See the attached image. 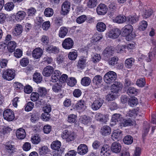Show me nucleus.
<instances>
[{"mask_svg":"<svg viewBox=\"0 0 156 156\" xmlns=\"http://www.w3.org/2000/svg\"><path fill=\"white\" fill-rule=\"evenodd\" d=\"M67 83L69 86L72 87L76 84V80L74 77H69L67 79Z\"/></svg>","mask_w":156,"mask_h":156,"instance_id":"nucleus-54","label":"nucleus"},{"mask_svg":"<svg viewBox=\"0 0 156 156\" xmlns=\"http://www.w3.org/2000/svg\"><path fill=\"white\" fill-rule=\"evenodd\" d=\"M122 84L120 82L116 81L112 85L111 90L113 93H117L122 88Z\"/></svg>","mask_w":156,"mask_h":156,"instance_id":"nucleus-10","label":"nucleus"},{"mask_svg":"<svg viewBox=\"0 0 156 156\" xmlns=\"http://www.w3.org/2000/svg\"><path fill=\"white\" fill-rule=\"evenodd\" d=\"M43 51L41 48H35L32 52V56L35 59L40 58L43 54Z\"/></svg>","mask_w":156,"mask_h":156,"instance_id":"nucleus-19","label":"nucleus"},{"mask_svg":"<svg viewBox=\"0 0 156 156\" xmlns=\"http://www.w3.org/2000/svg\"><path fill=\"white\" fill-rule=\"evenodd\" d=\"M111 149L113 152L116 154L119 153L121 151L122 146L119 142H114L112 144Z\"/></svg>","mask_w":156,"mask_h":156,"instance_id":"nucleus-13","label":"nucleus"},{"mask_svg":"<svg viewBox=\"0 0 156 156\" xmlns=\"http://www.w3.org/2000/svg\"><path fill=\"white\" fill-rule=\"evenodd\" d=\"M87 58L85 57H81L79 59L77 66L80 69H83L86 66L87 64Z\"/></svg>","mask_w":156,"mask_h":156,"instance_id":"nucleus-15","label":"nucleus"},{"mask_svg":"<svg viewBox=\"0 0 156 156\" xmlns=\"http://www.w3.org/2000/svg\"><path fill=\"white\" fill-rule=\"evenodd\" d=\"M101 58L100 54L95 53L92 56V60L94 62L96 63L98 62Z\"/></svg>","mask_w":156,"mask_h":156,"instance_id":"nucleus-60","label":"nucleus"},{"mask_svg":"<svg viewBox=\"0 0 156 156\" xmlns=\"http://www.w3.org/2000/svg\"><path fill=\"white\" fill-rule=\"evenodd\" d=\"M95 100L94 101L91 105V108L94 110H97L99 109L102 106L104 100L100 96L97 97Z\"/></svg>","mask_w":156,"mask_h":156,"instance_id":"nucleus-5","label":"nucleus"},{"mask_svg":"<svg viewBox=\"0 0 156 156\" xmlns=\"http://www.w3.org/2000/svg\"><path fill=\"white\" fill-rule=\"evenodd\" d=\"M107 8L106 5L103 4H100L98 6L97 9V12L98 14L99 15H104L107 12Z\"/></svg>","mask_w":156,"mask_h":156,"instance_id":"nucleus-17","label":"nucleus"},{"mask_svg":"<svg viewBox=\"0 0 156 156\" xmlns=\"http://www.w3.org/2000/svg\"><path fill=\"white\" fill-rule=\"evenodd\" d=\"M120 33V30L118 28H114L110 30L106 34V36L107 37L115 39L119 36Z\"/></svg>","mask_w":156,"mask_h":156,"instance_id":"nucleus-7","label":"nucleus"},{"mask_svg":"<svg viewBox=\"0 0 156 156\" xmlns=\"http://www.w3.org/2000/svg\"><path fill=\"white\" fill-rule=\"evenodd\" d=\"M41 41L44 45H46L48 44L49 41L48 37L46 35H42L41 37Z\"/></svg>","mask_w":156,"mask_h":156,"instance_id":"nucleus-62","label":"nucleus"},{"mask_svg":"<svg viewBox=\"0 0 156 156\" xmlns=\"http://www.w3.org/2000/svg\"><path fill=\"white\" fill-rule=\"evenodd\" d=\"M5 153L9 156H12L17 151V149L14 145H12L9 142L6 143L5 145Z\"/></svg>","mask_w":156,"mask_h":156,"instance_id":"nucleus-4","label":"nucleus"},{"mask_svg":"<svg viewBox=\"0 0 156 156\" xmlns=\"http://www.w3.org/2000/svg\"><path fill=\"white\" fill-rule=\"evenodd\" d=\"M54 71L53 67L51 66H47L43 69V75L45 76H50Z\"/></svg>","mask_w":156,"mask_h":156,"instance_id":"nucleus-23","label":"nucleus"},{"mask_svg":"<svg viewBox=\"0 0 156 156\" xmlns=\"http://www.w3.org/2000/svg\"><path fill=\"white\" fill-rule=\"evenodd\" d=\"M150 127V126L148 124L145 122L144 123L142 134V136L143 137L146 136L149 131Z\"/></svg>","mask_w":156,"mask_h":156,"instance_id":"nucleus-44","label":"nucleus"},{"mask_svg":"<svg viewBox=\"0 0 156 156\" xmlns=\"http://www.w3.org/2000/svg\"><path fill=\"white\" fill-rule=\"evenodd\" d=\"M152 46L148 55L149 59L147 60V62H150L156 54V42L154 41H152Z\"/></svg>","mask_w":156,"mask_h":156,"instance_id":"nucleus-12","label":"nucleus"},{"mask_svg":"<svg viewBox=\"0 0 156 156\" xmlns=\"http://www.w3.org/2000/svg\"><path fill=\"white\" fill-rule=\"evenodd\" d=\"M133 138L130 135H127L123 139L124 143L126 144H130L133 142Z\"/></svg>","mask_w":156,"mask_h":156,"instance_id":"nucleus-51","label":"nucleus"},{"mask_svg":"<svg viewBox=\"0 0 156 156\" xmlns=\"http://www.w3.org/2000/svg\"><path fill=\"white\" fill-rule=\"evenodd\" d=\"M88 151V147L87 145L84 144H80L77 148L78 154L81 155H83Z\"/></svg>","mask_w":156,"mask_h":156,"instance_id":"nucleus-20","label":"nucleus"},{"mask_svg":"<svg viewBox=\"0 0 156 156\" xmlns=\"http://www.w3.org/2000/svg\"><path fill=\"white\" fill-rule=\"evenodd\" d=\"M14 7V5L12 2H10L6 3L4 5V8L7 11L12 10Z\"/></svg>","mask_w":156,"mask_h":156,"instance_id":"nucleus-57","label":"nucleus"},{"mask_svg":"<svg viewBox=\"0 0 156 156\" xmlns=\"http://www.w3.org/2000/svg\"><path fill=\"white\" fill-rule=\"evenodd\" d=\"M95 118L97 121L103 122H105L108 119V117L106 115L99 113H97L96 114Z\"/></svg>","mask_w":156,"mask_h":156,"instance_id":"nucleus-25","label":"nucleus"},{"mask_svg":"<svg viewBox=\"0 0 156 156\" xmlns=\"http://www.w3.org/2000/svg\"><path fill=\"white\" fill-rule=\"evenodd\" d=\"M91 82V80L90 78L84 77L82 78L81 81V84L84 86H87L89 85Z\"/></svg>","mask_w":156,"mask_h":156,"instance_id":"nucleus-45","label":"nucleus"},{"mask_svg":"<svg viewBox=\"0 0 156 156\" xmlns=\"http://www.w3.org/2000/svg\"><path fill=\"white\" fill-rule=\"evenodd\" d=\"M68 32V29L66 27H61L59 31L58 36L61 38H64L66 37Z\"/></svg>","mask_w":156,"mask_h":156,"instance_id":"nucleus-28","label":"nucleus"},{"mask_svg":"<svg viewBox=\"0 0 156 156\" xmlns=\"http://www.w3.org/2000/svg\"><path fill=\"white\" fill-rule=\"evenodd\" d=\"M26 15V13L23 11H19L16 14V19L18 21H20L23 20Z\"/></svg>","mask_w":156,"mask_h":156,"instance_id":"nucleus-35","label":"nucleus"},{"mask_svg":"<svg viewBox=\"0 0 156 156\" xmlns=\"http://www.w3.org/2000/svg\"><path fill=\"white\" fill-rule=\"evenodd\" d=\"M77 56V52L75 50L70 52L68 54V57L71 60H75L76 59Z\"/></svg>","mask_w":156,"mask_h":156,"instance_id":"nucleus-53","label":"nucleus"},{"mask_svg":"<svg viewBox=\"0 0 156 156\" xmlns=\"http://www.w3.org/2000/svg\"><path fill=\"white\" fill-rule=\"evenodd\" d=\"M31 141L33 144H37L41 141V137L38 135L34 134L31 136Z\"/></svg>","mask_w":156,"mask_h":156,"instance_id":"nucleus-43","label":"nucleus"},{"mask_svg":"<svg viewBox=\"0 0 156 156\" xmlns=\"http://www.w3.org/2000/svg\"><path fill=\"white\" fill-rule=\"evenodd\" d=\"M126 115L127 117L135 118L136 116L138 115L140 116V115L139 114L138 109H136L129 110V111L127 112Z\"/></svg>","mask_w":156,"mask_h":156,"instance_id":"nucleus-24","label":"nucleus"},{"mask_svg":"<svg viewBox=\"0 0 156 156\" xmlns=\"http://www.w3.org/2000/svg\"><path fill=\"white\" fill-rule=\"evenodd\" d=\"M119 124L120 126L122 127L130 126L132 125V122L130 119H126L122 118V119H121Z\"/></svg>","mask_w":156,"mask_h":156,"instance_id":"nucleus-31","label":"nucleus"},{"mask_svg":"<svg viewBox=\"0 0 156 156\" xmlns=\"http://www.w3.org/2000/svg\"><path fill=\"white\" fill-rule=\"evenodd\" d=\"M127 93L130 96L136 95L138 93V90L133 87H130L127 90Z\"/></svg>","mask_w":156,"mask_h":156,"instance_id":"nucleus-52","label":"nucleus"},{"mask_svg":"<svg viewBox=\"0 0 156 156\" xmlns=\"http://www.w3.org/2000/svg\"><path fill=\"white\" fill-rule=\"evenodd\" d=\"M39 96L38 93L33 92L31 93L30 97V100L34 102L38 100Z\"/></svg>","mask_w":156,"mask_h":156,"instance_id":"nucleus-55","label":"nucleus"},{"mask_svg":"<svg viewBox=\"0 0 156 156\" xmlns=\"http://www.w3.org/2000/svg\"><path fill=\"white\" fill-rule=\"evenodd\" d=\"M16 136L18 139L20 140L24 139L26 136V133L25 129L22 128L17 129L16 132Z\"/></svg>","mask_w":156,"mask_h":156,"instance_id":"nucleus-22","label":"nucleus"},{"mask_svg":"<svg viewBox=\"0 0 156 156\" xmlns=\"http://www.w3.org/2000/svg\"><path fill=\"white\" fill-rule=\"evenodd\" d=\"M137 99L135 97L131 98L129 101L128 102L129 105L132 107L136 106L137 104Z\"/></svg>","mask_w":156,"mask_h":156,"instance_id":"nucleus-61","label":"nucleus"},{"mask_svg":"<svg viewBox=\"0 0 156 156\" xmlns=\"http://www.w3.org/2000/svg\"><path fill=\"white\" fill-rule=\"evenodd\" d=\"M114 52V49L112 47H106L103 51L102 55L105 59H107V58L112 56Z\"/></svg>","mask_w":156,"mask_h":156,"instance_id":"nucleus-11","label":"nucleus"},{"mask_svg":"<svg viewBox=\"0 0 156 156\" xmlns=\"http://www.w3.org/2000/svg\"><path fill=\"white\" fill-rule=\"evenodd\" d=\"M8 60L6 59L2 58L0 60V67L2 69L7 67Z\"/></svg>","mask_w":156,"mask_h":156,"instance_id":"nucleus-59","label":"nucleus"},{"mask_svg":"<svg viewBox=\"0 0 156 156\" xmlns=\"http://www.w3.org/2000/svg\"><path fill=\"white\" fill-rule=\"evenodd\" d=\"M137 86L140 87H144L146 84V82L144 78H141L138 79L136 82Z\"/></svg>","mask_w":156,"mask_h":156,"instance_id":"nucleus-56","label":"nucleus"},{"mask_svg":"<svg viewBox=\"0 0 156 156\" xmlns=\"http://www.w3.org/2000/svg\"><path fill=\"white\" fill-rule=\"evenodd\" d=\"M44 13L45 16L50 17L53 15L54 11L51 8L48 7L45 9Z\"/></svg>","mask_w":156,"mask_h":156,"instance_id":"nucleus-50","label":"nucleus"},{"mask_svg":"<svg viewBox=\"0 0 156 156\" xmlns=\"http://www.w3.org/2000/svg\"><path fill=\"white\" fill-rule=\"evenodd\" d=\"M80 121L85 125L90 124L91 122V119L90 118L84 115L82 116L80 118Z\"/></svg>","mask_w":156,"mask_h":156,"instance_id":"nucleus-48","label":"nucleus"},{"mask_svg":"<svg viewBox=\"0 0 156 156\" xmlns=\"http://www.w3.org/2000/svg\"><path fill=\"white\" fill-rule=\"evenodd\" d=\"M147 25V22L145 21H142L139 24V29L140 30H144L146 28Z\"/></svg>","mask_w":156,"mask_h":156,"instance_id":"nucleus-64","label":"nucleus"},{"mask_svg":"<svg viewBox=\"0 0 156 156\" xmlns=\"http://www.w3.org/2000/svg\"><path fill=\"white\" fill-rule=\"evenodd\" d=\"M77 116L73 114L68 115L67 121L70 123L75 124L77 122Z\"/></svg>","mask_w":156,"mask_h":156,"instance_id":"nucleus-38","label":"nucleus"},{"mask_svg":"<svg viewBox=\"0 0 156 156\" xmlns=\"http://www.w3.org/2000/svg\"><path fill=\"white\" fill-rule=\"evenodd\" d=\"M46 51L50 53H53L55 54H58L59 51V48L56 46L50 45L46 48Z\"/></svg>","mask_w":156,"mask_h":156,"instance_id":"nucleus-26","label":"nucleus"},{"mask_svg":"<svg viewBox=\"0 0 156 156\" xmlns=\"http://www.w3.org/2000/svg\"><path fill=\"white\" fill-rule=\"evenodd\" d=\"M111 129L110 127L107 126H103L101 129V133L103 135L107 136L110 134Z\"/></svg>","mask_w":156,"mask_h":156,"instance_id":"nucleus-33","label":"nucleus"},{"mask_svg":"<svg viewBox=\"0 0 156 156\" xmlns=\"http://www.w3.org/2000/svg\"><path fill=\"white\" fill-rule=\"evenodd\" d=\"M49 151V149L47 146H44L39 148V152L40 155H44Z\"/></svg>","mask_w":156,"mask_h":156,"instance_id":"nucleus-49","label":"nucleus"},{"mask_svg":"<svg viewBox=\"0 0 156 156\" xmlns=\"http://www.w3.org/2000/svg\"><path fill=\"white\" fill-rule=\"evenodd\" d=\"M153 13V11L150 8L146 6L143 7L142 11V16L144 18H147L150 17Z\"/></svg>","mask_w":156,"mask_h":156,"instance_id":"nucleus-16","label":"nucleus"},{"mask_svg":"<svg viewBox=\"0 0 156 156\" xmlns=\"http://www.w3.org/2000/svg\"><path fill=\"white\" fill-rule=\"evenodd\" d=\"M2 77L4 79L8 81L14 79L16 74L15 71L12 69H7L2 71Z\"/></svg>","mask_w":156,"mask_h":156,"instance_id":"nucleus-2","label":"nucleus"},{"mask_svg":"<svg viewBox=\"0 0 156 156\" xmlns=\"http://www.w3.org/2000/svg\"><path fill=\"white\" fill-rule=\"evenodd\" d=\"M62 87V86L61 83H55L52 86V89L54 92L58 93L61 91Z\"/></svg>","mask_w":156,"mask_h":156,"instance_id":"nucleus-42","label":"nucleus"},{"mask_svg":"<svg viewBox=\"0 0 156 156\" xmlns=\"http://www.w3.org/2000/svg\"><path fill=\"white\" fill-rule=\"evenodd\" d=\"M23 27L22 25L20 24H16L14 27L13 32V35L15 36L20 35L22 33Z\"/></svg>","mask_w":156,"mask_h":156,"instance_id":"nucleus-18","label":"nucleus"},{"mask_svg":"<svg viewBox=\"0 0 156 156\" xmlns=\"http://www.w3.org/2000/svg\"><path fill=\"white\" fill-rule=\"evenodd\" d=\"M16 46V43L15 42L11 41L8 43V49L10 52H13L14 51Z\"/></svg>","mask_w":156,"mask_h":156,"instance_id":"nucleus-47","label":"nucleus"},{"mask_svg":"<svg viewBox=\"0 0 156 156\" xmlns=\"http://www.w3.org/2000/svg\"><path fill=\"white\" fill-rule=\"evenodd\" d=\"M33 80L37 83H41L42 80V77L39 73H36L33 75Z\"/></svg>","mask_w":156,"mask_h":156,"instance_id":"nucleus-36","label":"nucleus"},{"mask_svg":"<svg viewBox=\"0 0 156 156\" xmlns=\"http://www.w3.org/2000/svg\"><path fill=\"white\" fill-rule=\"evenodd\" d=\"M113 20L114 22L121 23L125 22L126 20V18L124 16L119 15L116 16Z\"/></svg>","mask_w":156,"mask_h":156,"instance_id":"nucleus-37","label":"nucleus"},{"mask_svg":"<svg viewBox=\"0 0 156 156\" xmlns=\"http://www.w3.org/2000/svg\"><path fill=\"white\" fill-rule=\"evenodd\" d=\"M122 117L120 114H113L112 118V122L116 123L117 122H120L121 119H122Z\"/></svg>","mask_w":156,"mask_h":156,"instance_id":"nucleus-41","label":"nucleus"},{"mask_svg":"<svg viewBox=\"0 0 156 156\" xmlns=\"http://www.w3.org/2000/svg\"><path fill=\"white\" fill-rule=\"evenodd\" d=\"M97 4V0H89L87 3V6L90 8L95 7Z\"/></svg>","mask_w":156,"mask_h":156,"instance_id":"nucleus-58","label":"nucleus"},{"mask_svg":"<svg viewBox=\"0 0 156 156\" xmlns=\"http://www.w3.org/2000/svg\"><path fill=\"white\" fill-rule=\"evenodd\" d=\"M96 27L97 30L100 32H104L106 28L105 24L102 22H98L97 24Z\"/></svg>","mask_w":156,"mask_h":156,"instance_id":"nucleus-34","label":"nucleus"},{"mask_svg":"<svg viewBox=\"0 0 156 156\" xmlns=\"http://www.w3.org/2000/svg\"><path fill=\"white\" fill-rule=\"evenodd\" d=\"M117 78L116 73L113 71H110L105 74L104 77L105 82L107 84L113 83Z\"/></svg>","mask_w":156,"mask_h":156,"instance_id":"nucleus-3","label":"nucleus"},{"mask_svg":"<svg viewBox=\"0 0 156 156\" xmlns=\"http://www.w3.org/2000/svg\"><path fill=\"white\" fill-rule=\"evenodd\" d=\"M74 44L73 40L70 37L66 38L62 42V47L65 49H70L72 48Z\"/></svg>","mask_w":156,"mask_h":156,"instance_id":"nucleus-8","label":"nucleus"},{"mask_svg":"<svg viewBox=\"0 0 156 156\" xmlns=\"http://www.w3.org/2000/svg\"><path fill=\"white\" fill-rule=\"evenodd\" d=\"M65 59V56L61 54L57 55L56 58V62L58 65H60L64 63Z\"/></svg>","mask_w":156,"mask_h":156,"instance_id":"nucleus-40","label":"nucleus"},{"mask_svg":"<svg viewBox=\"0 0 156 156\" xmlns=\"http://www.w3.org/2000/svg\"><path fill=\"white\" fill-rule=\"evenodd\" d=\"M135 60L132 58L126 59L125 61V66L128 68H130L133 64Z\"/></svg>","mask_w":156,"mask_h":156,"instance_id":"nucleus-46","label":"nucleus"},{"mask_svg":"<svg viewBox=\"0 0 156 156\" xmlns=\"http://www.w3.org/2000/svg\"><path fill=\"white\" fill-rule=\"evenodd\" d=\"M133 30V27L130 25H126L122 28V34L126 37L127 41L131 40L135 37V34L132 32Z\"/></svg>","mask_w":156,"mask_h":156,"instance_id":"nucleus-1","label":"nucleus"},{"mask_svg":"<svg viewBox=\"0 0 156 156\" xmlns=\"http://www.w3.org/2000/svg\"><path fill=\"white\" fill-rule=\"evenodd\" d=\"M122 135V131L121 130L119 129L115 130L112 134V138L114 140H116L118 138H120Z\"/></svg>","mask_w":156,"mask_h":156,"instance_id":"nucleus-27","label":"nucleus"},{"mask_svg":"<svg viewBox=\"0 0 156 156\" xmlns=\"http://www.w3.org/2000/svg\"><path fill=\"white\" fill-rule=\"evenodd\" d=\"M87 20V17L85 15H81L78 17L76 20V22L79 24H81Z\"/></svg>","mask_w":156,"mask_h":156,"instance_id":"nucleus-63","label":"nucleus"},{"mask_svg":"<svg viewBox=\"0 0 156 156\" xmlns=\"http://www.w3.org/2000/svg\"><path fill=\"white\" fill-rule=\"evenodd\" d=\"M62 136L63 139H65L68 142L73 140L75 138L74 133L67 129L63 131Z\"/></svg>","mask_w":156,"mask_h":156,"instance_id":"nucleus-6","label":"nucleus"},{"mask_svg":"<svg viewBox=\"0 0 156 156\" xmlns=\"http://www.w3.org/2000/svg\"><path fill=\"white\" fill-rule=\"evenodd\" d=\"M110 151L108 146L107 145H104L101 151V156H109Z\"/></svg>","mask_w":156,"mask_h":156,"instance_id":"nucleus-30","label":"nucleus"},{"mask_svg":"<svg viewBox=\"0 0 156 156\" xmlns=\"http://www.w3.org/2000/svg\"><path fill=\"white\" fill-rule=\"evenodd\" d=\"M3 116L4 119L8 121H12L15 118L13 112L9 109H7L4 111Z\"/></svg>","mask_w":156,"mask_h":156,"instance_id":"nucleus-9","label":"nucleus"},{"mask_svg":"<svg viewBox=\"0 0 156 156\" xmlns=\"http://www.w3.org/2000/svg\"><path fill=\"white\" fill-rule=\"evenodd\" d=\"M70 3L68 2H64L62 6L61 14L63 15H66L69 11Z\"/></svg>","mask_w":156,"mask_h":156,"instance_id":"nucleus-14","label":"nucleus"},{"mask_svg":"<svg viewBox=\"0 0 156 156\" xmlns=\"http://www.w3.org/2000/svg\"><path fill=\"white\" fill-rule=\"evenodd\" d=\"M76 107L77 110L81 111H83L86 108V103L83 100H81L78 101Z\"/></svg>","mask_w":156,"mask_h":156,"instance_id":"nucleus-21","label":"nucleus"},{"mask_svg":"<svg viewBox=\"0 0 156 156\" xmlns=\"http://www.w3.org/2000/svg\"><path fill=\"white\" fill-rule=\"evenodd\" d=\"M61 143L59 141H53L51 145V148L53 150H59L61 146Z\"/></svg>","mask_w":156,"mask_h":156,"instance_id":"nucleus-39","label":"nucleus"},{"mask_svg":"<svg viewBox=\"0 0 156 156\" xmlns=\"http://www.w3.org/2000/svg\"><path fill=\"white\" fill-rule=\"evenodd\" d=\"M61 75V73L59 70H55L51 76V81L53 82H56L60 79Z\"/></svg>","mask_w":156,"mask_h":156,"instance_id":"nucleus-29","label":"nucleus"},{"mask_svg":"<svg viewBox=\"0 0 156 156\" xmlns=\"http://www.w3.org/2000/svg\"><path fill=\"white\" fill-rule=\"evenodd\" d=\"M102 81V77L99 75L95 76L93 78L92 82L94 85H95L98 87L101 83Z\"/></svg>","mask_w":156,"mask_h":156,"instance_id":"nucleus-32","label":"nucleus"}]
</instances>
